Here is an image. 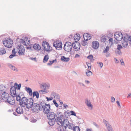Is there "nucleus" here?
<instances>
[{"label":"nucleus","instance_id":"f257e3e1","mask_svg":"<svg viewBox=\"0 0 131 131\" xmlns=\"http://www.w3.org/2000/svg\"><path fill=\"white\" fill-rule=\"evenodd\" d=\"M59 120L58 125L60 126L57 128L58 131H66L67 126L70 123L68 120L66 118L62 113V114L59 118Z\"/></svg>","mask_w":131,"mask_h":131},{"label":"nucleus","instance_id":"f03ea898","mask_svg":"<svg viewBox=\"0 0 131 131\" xmlns=\"http://www.w3.org/2000/svg\"><path fill=\"white\" fill-rule=\"evenodd\" d=\"M28 99L23 95L19 94L16 96V100L19 102V104L21 107H25L26 106V103Z\"/></svg>","mask_w":131,"mask_h":131},{"label":"nucleus","instance_id":"7ed1b4c3","mask_svg":"<svg viewBox=\"0 0 131 131\" xmlns=\"http://www.w3.org/2000/svg\"><path fill=\"white\" fill-rule=\"evenodd\" d=\"M31 107L32 111L35 113H37L39 112L40 110L41 111L43 109V106L42 104H39L37 103H33Z\"/></svg>","mask_w":131,"mask_h":131},{"label":"nucleus","instance_id":"20e7f679","mask_svg":"<svg viewBox=\"0 0 131 131\" xmlns=\"http://www.w3.org/2000/svg\"><path fill=\"white\" fill-rule=\"evenodd\" d=\"M47 114V118L49 119H52L56 118H59L61 115L62 114V113L59 112H57L55 114L53 112H49Z\"/></svg>","mask_w":131,"mask_h":131},{"label":"nucleus","instance_id":"39448f33","mask_svg":"<svg viewBox=\"0 0 131 131\" xmlns=\"http://www.w3.org/2000/svg\"><path fill=\"white\" fill-rule=\"evenodd\" d=\"M42 45L44 48V50L47 52L51 50L52 49V48L49 45V43L46 41L43 42Z\"/></svg>","mask_w":131,"mask_h":131},{"label":"nucleus","instance_id":"423d86ee","mask_svg":"<svg viewBox=\"0 0 131 131\" xmlns=\"http://www.w3.org/2000/svg\"><path fill=\"white\" fill-rule=\"evenodd\" d=\"M114 37L115 39L117 41H119L122 40L123 36L121 32H118L115 33Z\"/></svg>","mask_w":131,"mask_h":131},{"label":"nucleus","instance_id":"0eeeda50","mask_svg":"<svg viewBox=\"0 0 131 131\" xmlns=\"http://www.w3.org/2000/svg\"><path fill=\"white\" fill-rule=\"evenodd\" d=\"M13 42L10 39L8 40H6L3 42V44L5 46L8 48H10L12 47Z\"/></svg>","mask_w":131,"mask_h":131},{"label":"nucleus","instance_id":"6e6552de","mask_svg":"<svg viewBox=\"0 0 131 131\" xmlns=\"http://www.w3.org/2000/svg\"><path fill=\"white\" fill-rule=\"evenodd\" d=\"M42 105L43 106V112L45 114H47L50 111V106L49 104H46L45 103V105H43L42 104Z\"/></svg>","mask_w":131,"mask_h":131},{"label":"nucleus","instance_id":"1a4fd4ad","mask_svg":"<svg viewBox=\"0 0 131 131\" xmlns=\"http://www.w3.org/2000/svg\"><path fill=\"white\" fill-rule=\"evenodd\" d=\"M22 107L18 106L16 109V112H13V114L16 116H18V114H23V110Z\"/></svg>","mask_w":131,"mask_h":131},{"label":"nucleus","instance_id":"9d476101","mask_svg":"<svg viewBox=\"0 0 131 131\" xmlns=\"http://www.w3.org/2000/svg\"><path fill=\"white\" fill-rule=\"evenodd\" d=\"M10 93L11 96L16 97V89L14 86H12L10 89Z\"/></svg>","mask_w":131,"mask_h":131},{"label":"nucleus","instance_id":"9b49d317","mask_svg":"<svg viewBox=\"0 0 131 131\" xmlns=\"http://www.w3.org/2000/svg\"><path fill=\"white\" fill-rule=\"evenodd\" d=\"M34 103V100L32 98L28 99V101L26 103V105L25 106L28 109L31 108Z\"/></svg>","mask_w":131,"mask_h":131},{"label":"nucleus","instance_id":"f8f14e48","mask_svg":"<svg viewBox=\"0 0 131 131\" xmlns=\"http://www.w3.org/2000/svg\"><path fill=\"white\" fill-rule=\"evenodd\" d=\"M59 118H56L52 119H49V121L48 123L49 125L51 126H53L56 122L58 124V121H57V119L59 120Z\"/></svg>","mask_w":131,"mask_h":131},{"label":"nucleus","instance_id":"ddd939ff","mask_svg":"<svg viewBox=\"0 0 131 131\" xmlns=\"http://www.w3.org/2000/svg\"><path fill=\"white\" fill-rule=\"evenodd\" d=\"M62 43L61 42H59L57 41H55L53 44V45L55 47L56 49L57 50H59L62 47Z\"/></svg>","mask_w":131,"mask_h":131},{"label":"nucleus","instance_id":"4468645a","mask_svg":"<svg viewBox=\"0 0 131 131\" xmlns=\"http://www.w3.org/2000/svg\"><path fill=\"white\" fill-rule=\"evenodd\" d=\"M14 97L10 96V97L6 100V102L8 104L14 105L15 103V100L14 99Z\"/></svg>","mask_w":131,"mask_h":131},{"label":"nucleus","instance_id":"2eb2a0df","mask_svg":"<svg viewBox=\"0 0 131 131\" xmlns=\"http://www.w3.org/2000/svg\"><path fill=\"white\" fill-rule=\"evenodd\" d=\"M17 48L19 49V51L18 52L19 55H21L24 54L25 51V49H23L24 46L21 45H18L17 46Z\"/></svg>","mask_w":131,"mask_h":131},{"label":"nucleus","instance_id":"dca6fc26","mask_svg":"<svg viewBox=\"0 0 131 131\" xmlns=\"http://www.w3.org/2000/svg\"><path fill=\"white\" fill-rule=\"evenodd\" d=\"M1 96L2 99L4 102H6V100L10 97L9 94L5 92L3 93Z\"/></svg>","mask_w":131,"mask_h":131},{"label":"nucleus","instance_id":"f3484780","mask_svg":"<svg viewBox=\"0 0 131 131\" xmlns=\"http://www.w3.org/2000/svg\"><path fill=\"white\" fill-rule=\"evenodd\" d=\"M99 45V42L97 41H94L92 43V47L95 49H97Z\"/></svg>","mask_w":131,"mask_h":131},{"label":"nucleus","instance_id":"a211bd4d","mask_svg":"<svg viewBox=\"0 0 131 131\" xmlns=\"http://www.w3.org/2000/svg\"><path fill=\"white\" fill-rule=\"evenodd\" d=\"M75 44V42H74L72 43V45L69 46H64L63 48L64 50L67 52H69L71 51L72 49V46H73V45Z\"/></svg>","mask_w":131,"mask_h":131},{"label":"nucleus","instance_id":"6ab92c4d","mask_svg":"<svg viewBox=\"0 0 131 131\" xmlns=\"http://www.w3.org/2000/svg\"><path fill=\"white\" fill-rule=\"evenodd\" d=\"M75 42L76 44L74 45L73 47L74 48L75 51H78L80 49L81 46L80 44L77 41H75Z\"/></svg>","mask_w":131,"mask_h":131},{"label":"nucleus","instance_id":"aec40b11","mask_svg":"<svg viewBox=\"0 0 131 131\" xmlns=\"http://www.w3.org/2000/svg\"><path fill=\"white\" fill-rule=\"evenodd\" d=\"M91 37L90 35L88 33L84 34L83 35V38L85 40H90Z\"/></svg>","mask_w":131,"mask_h":131},{"label":"nucleus","instance_id":"412c9836","mask_svg":"<svg viewBox=\"0 0 131 131\" xmlns=\"http://www.w3.org/2000/svg\"><path fill=\"white\" fill-rule=\"evenodd\" d=\"M28 38L25 37V38H24V41H23V44L25 46H27L30 43V42L28 40Z\"/></svg>","mask_w":131,"mask_h":131},{"label":"nucleus","instance_id":"4be33fe9","mask_svg":"<svg viewBox=\"0 0 131 131\" xmlns=\"http://www.w3.org/2000/svg\"><path fill=\"white\" fill-rule=\"evenodd\" d=\"M33 48L36 50H39L41 49L40 46L38 44H35L33 47Z\"/></svg>","mask_w":131,"mask_h":131},{"label":"nucleus","instance_id":"5701e85b","mask_svg":"<svg viewBox=\"0 0 131 131\" xmlns=\"http://www.w3.org/2000/svg\"><path fill=\"white\" fill-rule=\"evenodd\" d=\"M25 89H26V91L29 93L30 96H31L33 93L31 89L30 88H28L26 86V87Z\"/></svg>","mask_w":131,"mask_h":131},{"label":"nucleus","instance_id":"b1692460","mask_svg":"<svg viewBox=\"0 0 131 131\" xmlns=\"http://www.w3.org/2000/svg\"><path fill=\"white\" fill-rule=\"evenodd\" d=\"M69 58L68 57L66 58L64 56H62L61 58V60L63 62H68L69 61Z\"/></svg>","mask_w":131,"mask_h":131},{"label":"nucleus","instance_id":"393cba45","mask_svg":"<svg viewBox=\"0 0 131 131\" xmlns=\"http://www.w3.org/2000/svg\"><path fill=\"white\" fill-rule=\"evenodd\" d=\"M32 95L33 97L35 96L37 99L39 98V94L38 92L37 91H34L32 93Z\"/></svg>","mask_w":131,"mask_h":131},{"label":"nucleus","instance_id":"a878e982","mask_svg":"<svg viewBox=\"0 0 131 131\" xmlns=\"http://www.w3.org/2000/svg\"><path fill=\"white\" fill-rule=\"evenodd\" d=\"M8 66L13 70L17 71H18L17 69L14 66L12 65L11 64H9Z\"/></svg>","mask_w":131,"mask_h":131},{"label":"nucleus","instance_id":"bb28decb","mask_svg":"<svg viewBox=\"0 0 131 131\" xmlns=\"http://www.w3.org/2000/svg\"><path fill=\"white\" fill-rule=\"evenodd\" d=\"M86 75L88 77H89L92 74V72L89 70L86 69L85 72Z\"/></svg>","mask_w":131,"mask_h":131},{"label":"nucleus","instance_id":"cd10ccee","mask_svg":"<svg viewBox=\"0 0 131 131\" xmlns=\"http://www.w3.org/2000/svg\"><path fill=\"white\" fill-rule=\"evenodd\" d=\"M74 39L77 42L79 40L80 38V36L79 34H76L74 37Z\"/></svg>","mask_w":131,"mask_h":131},{"label":"nucleus","instance_id":"c85d7f7f","mask_svg":"<svg viewBox=\"0 0 131 131\" xmlns=\"http://www.w3.org/2000/svg\"><path fill=\"white\" fill-rule=\"evenodd\" d=\"M85 102L86 104L88 106L91 107H92V105L90 101V100H88L87 99L85 100Z\"/></svg>","mask_w":131,"mask_h":131},{"label":"nucleus","instance_id":"c756f323","mask_svg":"<svg viewBox=\"0 0 131 131\" xmlns=\"http://www.w3.org/2000/svg\"><path fill=\"white\" fill-rule=\"evenodd\" d=\"M21 84L20 83L18 85L17 83L16 82L14 84V86L15 87L16 89H17L18 90H19L20 89L21 86Z\"/></svg>","mask_w":131,"mask_h":131},{"label":"nucleus","instance_id":"7c9ffc66","mask_svg":"<svg viewBox=\"0 0 131 131\" xmlns=\"http://www.w3.org/2000/svg\"><path fill=\"white\" fill-rule=\"evenodd\" d=\"M6 51L4 48H2L0 49V54L2 55L5 54Z\"/></svg>","mask_w":131,"mask_h":131},{"label":"nucleus","instance_id":"2f4dec72","mask_svg":"<svg viewBox=\"0 0 131 131\" xmlns=\"http://www.w3.org/2000/svg\"><path fill=\"white\" fill-rule=\"evenodd\" d=\"M122 45L123 46L124 48H126L128 46L127 42V41H122Z\"/></svg>","mask_w":131,"mask_h":131},{"label":"nucleus","instance_id":"473e14b6","mask_svg":"<svg viewBox=\"0 0 131 131\" xmlns=\"http://www.w3.org/2000/svg\"><path fill=\"white\" fill-rule=\"evenodd\" d=\"M49 56L48 54H46L44 57L43 59V62L44 63H46L47 62L48 59H49Z\"/></svg>","mask_w":131,"mask_h":131},{"label":"nucleus","instance_id":"72a5a7b5","mask_svg":"<svg viewBox=\"0 0 131 131\" xmlns=\"http://www.w3.org/2000/svg\"><path fill=\"white\" fill-rule=\"evenodd\" d=\"M74 125L71 123H69V124L67 126V127H68L69 129L73 130L74 127Z\"/></svg>","mask_w":131,"mask_h":131},{"label":"nucleus","instance_id":"f704fd0d","mask_svg":"<svg viewBox=\"0 0 131 131\" xmlns=\"http://www.w3.org/2000/svg\"><path fill=\"white\" fill-rule=\"evenodd\" d=\"M74 131H80V128L79 126H74L73 129Z\"/></svg>","mask_w":131,"mask_h":131},{"label":"nucleus","instance_id":"c9c22d12","mask_svg":"<svg viewBox=\"0 0 131 131\" xmlns=\"http://www.w3.org/2000/svg\"><path fill=\"white\" fill-rule=\"evenodd\" d=\"M87 40H83L81 42L82 45L84 46H85L87 45L88 44V43L86 41Z\"/></svg>","mask_w":131,"mask_h":131},{"label":"nucleus","instance_id":"e433bc0d","mask_svg":"<svg viewBox=\"0 0 131 131\" xmlns=\"http://www.w3.org/2000/svg\"><path fill=\"white\" fill-rule=\"evenodd\" d=\"M72 45V44L71 43V42H66V43L64 44V46H68Z\"/></svg>","mask_w":131,"mask_h":131},{"label":"nucleus","instance_id":"4c0bfd02","mask_svg":"<svg viewBox=\"0 0 131 131\" xmlns=\"http://www.w3.org/2000/svg\"><path fill=\"white\" fill-rule=\"evenodd\" d=\"M17 41H19L20 43H22L23 44V41H24V39H20L19 38H18L16 40Z\"/></svg>","mask_w":131,"mask_h":131},{"label":"nucleus","instance_id":"58836bf2","mask_svg":"<svg viewBox=\"0 0 131 131\" xmlns=\"http://www.w3.org/2000/svg\"><path fill=\"white\" fill-rule=\"evenodd\" d=\"M109 49V47L107 46L105 49L103 51V52L104 53H107Z\"/></svg>","mask_w":131,"mask_h":131},{"label":"nucleus","instance_id":"ea45409f","mask_svg":"<svg viewBox=\"0 0 131 131\" xmlns=\"http://www.w3.org/2000/svg\"><path fill=\"white\" fill-rule=\"evenodd\" d=\"M53 103L54 104L55 106H56V107H58L59 105L57 103L56 101L55 100H53Z\"/></svg>","mask_w":131,"mask_h":131},{"label":"nucleus","instance_id":"a19ab883","mask_svg":"<svg viewBox=\"0 0 131 131\" xmlns=\"http://www.w3.org/2000/svg\"><path fill=\"white\" fill-rule=\"evenodd\" d=\"M123 48L122 47L121 45H118L117 46V49L118 50H120L121 49Z\"/></svg>","mask_w":131,"mask_h":131},{"label":"nucleus","instance_id":"79ce46f5","mask_svg":"<svg viewBox=\"0 0 131 131\" xmlns=\"http://www.w3.org/2000/svg\"><path fill=\"white\" fill-rule=\"evenodd\" d=\"M87 58L89 59L92 60L93 58V56L92 55H91L88 56Z\"/></svg>","mask_w":131,"mask_h":131},{"label":"nucleus","instance_id":"37998d69","mask_svg":"<svg viewBox=\"0 0 131 131\" xmlns=\"http://www.w3.org/2000/svg\"><path fill=\"white\" fill-rule=\"evenodd\" d=\"M56 94L57 93H56L55 92H52L51 93V96L53 97L54 98Z\"/></svg>","mask_w":131,"mask_h":131},{"label":"nucleus","instance_id":"c03bdc74","mask_svg":"<svg viewBox=\"0 0 131 131\" xmlns=\"http://www.w3.org/2000/svg\"><path fill=\"white\" fill-rule=\"evenodd\" d=\"M70 112L71 113V115L74 116H76V114L74 111H70Z\"/></svg>","mask_w":131,"mask_h":131},{"label":"nucleus","instance_id":"a18cd8bd","mask_svg":"<svg viewBox=\"0 0 131 131\" xmlns=\"http://www.w3.org/2000/svg\"><path fill=\"white\" fill-rule=\"evenodd\" d=\"M44 89H48L49 88L48 85H47L46 84H44L43 86Z\"/></svg>","mask_w":131,"mask_h":131},{"label":"nucleus","instance_id":"49530a36","mask_svg":"<svg viewBox=\"0 0 131 131\" xmlns=\"http://www.w3.org/2000/svg\"><path fill=\"white\" fill-rule=\"evenodd\" d=\"M54 98H55V99H57L59 100V99H60V96L59 94H56V95L55 96V97Z\"/></svg>","mask_w":131,"mask_h":131},{"label":"nucleus","instance_id":"de8ad7c7","mask_svg":"<svg viewBox=\"0 0 131 131\" xmlns=\"http://www.w3.org/2000/svg\"><path fill=\"white\" fill-rule=\"evenodd\" d=\"M46 99H47V101H50L52 100L53 99V98L52 97H46Z\"/></svg>","mask_w":131,"mask_h":131},{"label":"nucleus","instance_id":"09e8293b","mask_svg":"<svg viewBox=\"0 0 131 131\" xmlns=\"http://www.w3.org/2000/svg\"><path fill=\"white\" fill-rule=\"evenodd\" d=\"M16 56V55H15V54H12L9 56V58L10 59H11L13 58L14 57Z\"/></svg>","mask_w":131,"mask_h":131},{"label":"nucleus","instance_id":"8fccbe9b","mask_svg":"<svg viewBox=\"0 0 131 131\" xmlns=\"http://www.w3.org/2000/svg\"><path fill=\"white\" fill-rule=\"evenodd\" d=\"M15 49L14 48L13 49V50L12 51V53L13 54H15V55H16V54L17 53V52L15 51Z\"/></svg>","mask_w":131,"mask_h":131},{"label":"nucleus","instance_id":"3c124183","mask_svg":"<svg viewBox=\"0 0 131 131\" xmlns=\"http://www.w3.org/2000/svg\"><path fill=\"white\" fill-rule=\"evenodd\" d=\"M111 101L112 102H114L115 101V98L113 97H111Z\"/></svg>","mask_w":131,"mask_h":131},{"label":"nucleus","instance_id":"603ef678","mask_svg":"<svg viewBox=\"0 0 131 131\" xmlns=\"http://www.w3.org/2000/svg\"><path fill=\"white\" fill-rule=\"evenodd\" d=\"M97 63L99 64V66H100V68H101L103 66V63L102 62H99V63L97 62Z\"/></svg>","mask_w":131,"mask_h":131},{"label":"nucleus","instance_id":"864d4df0","mask_svg":"<svg viewBox=\"0 0 131 131\" xmlns=\"http://www.w3.org/2000/svg\"><path fill=\"white\" fill-rule=\"evenodd\" d=\"M128 38L129 43L131 45V36L128 37Z\"/></svg>","mask_w":131,"mask_h":131},{"label":"nucleus","instance_id":"5fc2aeb1","mask_svg":"<svg viewBox=\"0 0 131 131\" xmlns=\"http://www.w3.org/2000/svg\"><path fill=\"white\" fill-rule=\"evenodd\" d=\"M78 83L79 85H80L81 86L82 85L84 86H85V85L83 83H82L80 82H78Z\"/></svg>","mask_w":131,"mask_h":131},{"label":"nucleus","instance_id":"6e6d98bb","mask_svg":"<svg viewBox=\"0 0 131 131\" xmlns=\"http://www.w3.org/2000/svg\"><path fill=\"white\" fill-rule=\"evenodd\" d=\"M30 59L32 60H34L35 61H36V57L35 58H31Z\"/></svg>","mask_w":131,"mask_h":131},{"label":"nucleus","instance_id":"4d7b16f0","mask_svg":"<svg viewBox=\"0 0 131 131\" xmlns=\"http://www.w3.org/2000/svg\"><path fill=\"white\" fill-rule=\"evenodd\" d=\"M52 64V63L51 62V61H50L49 63H47V65L50 66Z\"/></svg>","mask_w":131,"mask_h":131},{"label":"nucleus","instance_id":"13d9d810","mask_svg":"<svg viewBox=\"0 0 131 131\" xmlns=\"http://www.w3.org/2000/svg\"><path fill=\"white\" fill-rule=\"evenodd\" d=\"M93 124L96 127H99V125L97 124L95 122H93Z\"/></svg>","mask_w":131,"mask_h":131},{"label":"nucleus","instance_id":"bf43d9fd","mask_svg":"<svg viewBox=\"0 0 131 131\" xmlns=\"http://www.w3.org/2000/svg\"><path fill=\"white\" fill-rule=\"evenodd\" d=\"M116 102V103L117 104V105H118V106H119V107H121L119 102L118 101H117Z\"/></svg>","mask_w":131,"mask_h":131},{"label":"nucleus","instance_id":"052dcab7","mask_svg":"<svg viewBox=\"0 0 131 131\" xmlns=\"http://www.w3.org/2000/svg\"><path fill=\"white\" fill-rule=\"evenodd\" d=\"M128 39H127L125 37H124V39L122 41H127V42L128 41Z\"/></svg>","mask_w":131,"mask_h":131},{"label":"nucleus","instance_id":"680f3d73","mask_svg":"<svg viewBox=\"0 0 131 131\" xmlns=\"http://www.w3.org/2000/svg\"><path fill=\"white\" fill-rule=\"evenodd\" d=\"M115 60V62L116 63H118L119 62V61L116 58H114Z\"/></svg>","mask_w":131,"mask_h":131},{"label":"nucleus","instance_id":"e2e57ef3","mask_svg":"<svg viewBox=\"0 0 131 131\" xmlns=\"http://www.w3.org/2000/svg\"><path fill=\"white\" fill-rule=\"evenodd\" d=\"M109 41H110V42H111V43H113V39L112 38H110L109 40Z\"/></svg>","mask_w":131,"mask_h":131},{"label":"nucleus","instance_id":"0e129e2a","mask_svg":"<svg viewBox=\"0 0 131 131\" xmlns=\"http://www.w3.org/2000/svg\"><path fill=\"white\" fill-rule=\"evenodd\" d=\"M86 131H92V130L91 128H87L86 129Z\"/></svg>","mask_w":131,"mask_h":131},{"label":"nucleus","instance_id":"69168bd1","mask_svg":"<svg viewBox=\"0 0 131 131\" xmlns=\"http://www.w3.org/2000/svg\"><path fill=\"white\" fill-rule=\"evenodd\" d=\"M120 61L121 63V64L122 65H124V63L123 62V60L122 59L120 60Z\"/></svg>","mask_w":131,"mask_h":131},{"label":"nucleus","instance_id":"338daca9","mask_svg":"<svg viewBox=\"0 0 131 131\" xmlns=\"http://www.w3.org/2000/svg\"><path fill=\"white\" fill-rule=\"evenodd\" d=\"M80 56L78 54H75V58H76L77 57H79Z\"/></svg>","mask_w":131,"mask_h":131},{"label":"nucleus","instance_id":"774afa93","mask_svg":"<svg viewBox=\"0 0 131 131\" xmlns=\"http://www.w3.org/2000/svg\"><path fill=\"white\" fill-rule=\"evenodd\" d=\"M127 98H131V93L128 94L127 96Z\"/></svg>","mask_w":131,"mask_h":131}]
</instances>
